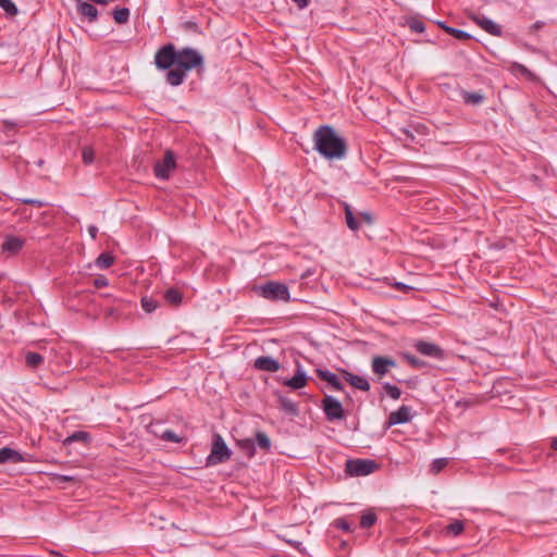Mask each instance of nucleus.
Returning a JSON list of instances; mask_svg holds the SVG:
<instances>
[{"label": "nucleus", "mask_w": 557, "mask_h": 557, "mask_svg": "<svg viewBox=\"0 0 557 557\" xmlns=\"http://www.w3.org/2000/svg\"><path fill=\"white\" fill-rule=\"evenodd\" d=\"M157 69L168 71L165 82L173 87L184 83L187 72L202 71L205 59L201 53L190 47L176 49L173 44L161 46L154 54Z\"/></svg>", "instance_id": "f257e3e1"}, {"label": "nucleus", "mask_w": 557, "mask_h": 557, "mask_svg": "<svg viewBox=\"0 0 557 557\" xmlns=\"http://www.w3.org/2000/svg\"><path fill=\"white\" fill-rule=\"evenodd\" d=\"M314 149L324 158L342 159L346 156L347 144L330 125H322L313 134Z\"/></svg>", "instance_id": "f03ea898"}, {"label": "nucleus", "mask_w": 557, "mask_h": 557, "mask_svg": "<svg viewBox=\"0 0 557 557\" xmlns=\"http://www.w3.org/2000/svg\"><path fill=\"white\" fill-rule=\"evenodd\" d=\"M259 296L271 301H288L290 298L288 287L280 282L269 281L256 287Z\"/></svg>", "instance_id": "7ed1b4c3"}, {"label": "nucleus", "mask_w": 557, "mask_h": 557, "mask_svg": "<svg viewBox=\"0 0 557 557\" xmlns=\"http://www.w3.org/2000/svg\"><path fill=\"white\" fill-rule=\"evenodd\" d=\"M232 456V450L226 445L224 438L214 433L212 437V446L209 456L206 459L207 466H215L227 461Z\"/></svg>", "instance_id": "20e7f679"}, {"label": "nucleus", "mask_w": 557, "mask_h": 557, "mask_svg": "<svg viewBox=\"0 0 557 557\" xmlns=\"http://www.w3.org/2000/svg\"><path fill=\"white\" fill-rule=\"evenodd\" d=\"M176 169L175 153L168 149L161 160L156 161L153 166L154 176L162 181H168Z\"/></svg>", "instance_id": "39448f33"}, {"label": "nucleus", "mask_w": 557, "mask_h": 557, "mask_svg": "<svg viewBox=\"0 0 557 557\" xmlns=\"http://www.w3.org/2000/svg\"><path fill=\"white\" fill-rule=\"evenodd\" d=\"M379 469V465L371 459H348L345 471L350 476H363Z\"/></svg>", "instance_id": "423d86ee"}, {"label": "nucleus", "mask_w": 557, "mask_h": 557, "mask_svg": "<svg viewBox=\"0 0 557 557\" xmlns=\"http://www.w3.org/2000/svg\"><path fill=\"white\" fill-rule=\"evenodd\" d=\"M101 296L108 300H111V306H108L107 308L103 309V312L107 318L117 320L124 315L125 310L133 308V304L131 300H125L121 297L113 296L111 294H102Z\"/></svg>", "instance_id": "0eeeda50"}, {"label": "nucleus", "mask_w": 557, "mask_h": 557, "mask_svg": "<svg viewBox=\"0 0 557 557\" xmlns=\"http://www.w3.org/2000/svg\"><path fill=\"white\" fill-rule=\"evenodd\" d=\"M322 409L327 421L342 420L345 417L341 401L333 396L325 395L322 400Z\"/></svg>", "instance_id": "6e6552de"}, {"label": "nucleus", "mask_w": 557, "mask_h": 557, "mask_svg": "<svg viewBox=\"0 0 557 557\" xmlns=\"http://www.w3.org/2000/svg\"><path fill=\"white\" fill-rule=\"evenodd\" d=\"M413 347L419 354H421L423 356H426V357H430V358H433L436 360H443L445 358L444 349L434 343H430V342H426L423 339H418L413 343Z\"/></svg>", "instance_id": "1a4fd4ad"}, {"label": "nucleus", "mask_w": 557, "mask_h": 557, "mask_svg": "<svg viewBox=\"0 0 557 557\" xmlns=\"http://www.w3.org/2000/svg\"><path fill=\"white\" fill-rule=\"evenodd\" d=\"M412 418V409L410 406L403 405L397 410L392 411L388 416L387 422L385 423V429L409 422Z\"/></svg>", "instance_id": "9d476101"}, {"label": "nucleus", "mask_w": 557, "mask_h": 557, "mask_svg": "<svg viewBox=\"0 0 557 557\" xmlns=\"http://www.w3.org/2000/svg\"><path fill=\"white\" fill-rule=\"evenodd\" d=\"M471 20L484 32L492 36L500 37L503 35L502 26L484 15L474 14L471 16Z\"/></svg>", "instance_id": "9b49d317"}, {"label": "nucleus", "mask_w": 557, "mask_h": 557, "mask_svg": "<svg viewBox=\"0 0 557 557\" xmlns=\"http://www.w3.org/2000/svg\"><path fill=\"white\" fill-rule=\"evenodd\" d=\"M161 424L159 422L150 423L148 425V432L153 434L157 437H160L162 441L171 442V443H182L183 437L177 435L172 430H160Z\"/></svg>", "instance_id": "f8f14e48"}, {"label": "nucleus", "mask_w": 557, "mask_h": 557, "mask_svg": "<svg viewBox=\"0 0 557 557\" xmlns=\"http://www.w3.org/2000/svg\"><path fill=\"white\" fill-rule=\"evenodd\" d=\"M253 368L263 372H276L281 368V363L271 356H260L255 359Z\"/></svg>", "instance_id": "ddd939ff"}, {"label": "nucleus", "mask_w": 557, "mask_h": 557, "mask_svg": "<svg viewBox=\"0 0 557 557\" xmlns=\"http://www.w3.org/2000/svg\"><path fill=\"white\" fill-rule=\"evenodd\" d=\"M277 397L278 408L283 412L287 413L290 417L299 416V407L298 404L293 401L290 398L284 396L280 392H275Z\"/></svg>", "instance_id": "4468645a"}, {"label": "nucleus", "mask_w": 557, "mask_h": 557, "mask_svg": "<svg viewBox=\"0 0 557 557\" xmlns=\"http://www.w3.org/2000/svg\"><path fill=\"white\" fill-rule=\"evenodd\" d=\"M77 13L86 18L89 23L96 22L98 17L97 8L88 2H84L82 0H77L76 2Z\"/></svg>", "instance_id": "2eb2a0df"}, {"label": "nucleus", "mask_w": 557, "mask_h": 557, "mask_svg": "<svg viewBox=\"0 0 557 557\" xmlns=\"http://www.w3.org/2000/svg\"><path fill=\"white\" fill-rule=\"evenodd\" d=\"M308 376L300 366H298L293 377L283 381V384L292 389H300L307 385Z\"/></svg>", "instance_id": "dca6fc26"}, {"label": "nucleus", "mask_w": 557, "mask_h": 557, "mask_svg": "<svg viewBox=\"0 0 557 557\" xmlns=\"http://www.w3.org/2000/svg\"><path fill=\"white\" fill-rule=\"evenodd\" d=\"M25 240L17 236H7L2 244V251L16 255L24 247Z\"/></svg>", "instance_id": "f3484780"}, {"label": "nucleus", "mask_w": 557, "mask_h": 557, "mask_svg": "<svg viewBox=\"0 0 557 557\" xmlns=\"http://www.w3.org/2000/svg\"><path fill=\"white\" fill-rule=\"evenodd\" d=\"M25 461L23 455L10 447H3L0 449V463H20Z\"/></svg>", "instance_id": "a211bd4d"}, {"label": "nucleus", "mask_w": 557, "mask_h": 557, "mask_svg": "<svg viewBox=\"0 0 557 557\" xmlns=\"http://www.w3.org/2000/svg\"><path fill=\"white\" fill-rule=\"evenodd\" d=\"M315 373L321 380L327 382L334 389L343 391L344 386L335 373L323 369H317Z\"/></svg>", "instance_id": "6ab92c4d"}, {"label": "nucleus", "mask_w": 557, "mask_h": 557, "mask_svg": "<svg viewBox=\"0 0 557 557\" xmlns=\"http://www.w3.org/2000/svg\"><path fill=\"white\" fill-rule=\"evenodd\" d=\"M343 376L345 381H347L355 388H358L360 391H368L370 388L368 380L363 376L352 374L348 371H344Z\"/></svg>", "instance_id": "aec40b11"}, {"label": "nucleus", "mask_w": 557, "mask_h": 557, "mask_svg": "<svg viewBox=\"0 0 557 557\" xmlns=\"http://www.w3.org/2000/svg\"><path fill=\"white\" fill-rule=\"evenodd\" d=\"M460 96L462 101L469 106H479L483 103L485 99L484 95L480 91L461 90Z\"/></svg>", "instance_id": "412c9836"}, {"label": "nucleus", "mask_w": 557, "mask_h": 557, "mask_svg": "<svg viewBox=\"0 0 557 557\" xmlns=\"http://www.w3.org/2000/svg\"><path fill=\"white\" fill-rule=\"evenodd\" d=\"M391 135L397 140L403 141L404 146L407 147L409 144L414 143V135L407 127L398 128L397 132H391Z\"/></svg>", "instance_id": "4be33fe9"}, {"label": "nucleus", "mask_w": 557, "mask_h": 557, "mask_svg": "<svg viewBox=\"0 0 557 557\" xmlns=\"http://www.w3.org/2000/svg\"><path fill=\"white\" fill-rule=\"evenodd\" d=\"M163 297L169 305H172L175 307H178L183 301L182 293L177 288H174V287L166 289Z\"/></svg>", "instance_id": "5701e85b"}, {"label": "nucleus", "mask_w": 557, "mask_h": 557, "mask_svg": "<svg viewBox=\"0 0 557 557\" xmlns=\"http://www.w3.org/2000/svg\"><path fill=\"white\" fill-rule=\"evenodd\" d=\"M44 356L38 352L27 351L25 355V363L30 369H37L44 363Z\"/></svg>", "instance_id": "b1692460"}, {"label": "nucleus", "mask_w": 557, "mask_h": 557, "mask_svg": "<svg viewBox=\"0 0 557 557\" xmlns=\"http://www.w3.org/2000/svg\"><path fill=\"white\" fill-rule=\"evenodd\" d=\"M129 15H131V12H129V9H127V8H119V9L113 10V12H112L113 20L117 24L127 23L129 20Z\"/></svg>", "instance_id": "393cba45"}, {"label": "nucleus", "mask_w": 557, "mask_h": 557, "mask_svg": "<svg viewBox=\"0 0 557 557\" xmlns=\"http://www.w3.org/2000/svg\"><path fill=\"white\" fill-rule=\"evenodd\" d=\"M0 8L8 17H14L18 14V9L12 0H0Z\"/></svg>", "instance_id": "a878e982"}, {"label": "nucleus", "mask_w": 557, "mask_h": 557, "mask_svg": "<svg viewBox=\"0 0 557 557\" xmlns=\"http://www.w3.org/2000/svg\"><path fill=\"white\" fill-rule=\"evenodd\" d=\"M114 262V257L110 252H102L97 259H96V265L99 269H108L110 268Z\"/></svg>", "instance_id": "bb28decb"}, {"label": "nucleus", "mask_w": 557, "mask_h": 557, "mask_svg": "<svg viewBox=\"0 0 557 557\" xmlns=\"http://www.w3.org/2000/svg\"><path fill=\"white\" fill-rule=\"evenodd\" d=\"M385 285H389L392 287H394L395 289L404 293V294H408L409 292L411 290H414L416 288L411 285H408V284H405V283H401V282H397L395 280H392L387 276H385Z\"/></svg>", "instance_id": "cd10ccee"}, {"label": "nucleus", "mask_w": 557, "mask_h": 557, "mask_svg": "<svg viewBox=\"0 0 557 557\" xmlns=\"http://www.w3.org/2000/svg\"><path fill=\"white\" fill-rule=\"evenodd\" d=\"M377 521V516L375 512L368 510L360 518V527L363 529H368L372 527Z\"/></svg>", "instance_id": "c85d7f7f"}, {"label": "nucleus", "mask_w": 557, "mask_h": 557, "mask_svg": "<svg viewBox=\"0 0 557 557\" xmlns=\"http://www.w3.org/2000/svg\"><path fill=\"white\" fill-rule=\"evenodd\" d=\"M406 25L412 33H423L425 30L424 23L417 17H409L406 21Z\"/></svg>", "instance_id": "c756f323"}, {"label": "nucleus", "mask_w": 557, "mask_h": 557, "mask_svg": "<svg viewBox=\"0 0 557 557\" xmlns=\"http://www.w3.org/2000/svg\"><path fill=\"white\" fill-rule=\"evenodd\" d=\"M463 529H465V523L461 520H454L445 528L446 533L454 535V536L461 534Z\"/></svg>", "instance_id": "7c9ffc66"}, {"label": "nucleus", "mask_w": 557, "mask_h": 557, "mask_svg": "<svg viewBox=\"0 0 557 557\" xmlns=\"http://www.w3.org/2000/svg\"><path fill=\"white\" fill-rule=\"evenodd\" d=\"M256 443L262 450L268 451L271 448V441L264 432L256 433Z\"/></svg>", "instance_id": "2f4dec72"}, {"label": "nucleus", "mask_w": 557, "mask_h": 557, "mask_svg": "<svg viewBox=\"0 0 557 557\" xmlns=\"http://www.w3.org/2000/svg\"><path fill=\"white\" fill-rule=\"evenodd\" d=\"M141 307L147 313L153 312L158 307L159 302L152 297L145 296L141 298Z\"/></svg>", "instance_id": "473e14b6"}, {"label": "nucleus", "mask_w": 557, "mask_h": 557, "mask_svg": "<svg viewBox=\"0 0 557 557\" xmlns=\"http://www.w3.org/2000/svg\"><path fill=\"white\" fill-rule=\"evenodd\" d=\"M447 34L453 36L454 38L458 39V40H461V41H466V40H470L472 39V36L462 30V29H458V28H455V27H451L447 29Z\"/></svg>", "instance_id": "72a5a7b5"}, {"label": "nucleus", "mask_w": 557, "mask_h": 557, "mask_svg": "<svg viewBox=\"0 0 557 557\" xmlns=\"http://www.w3.org/2000/svg\"><path fill=\"white\" fill-rule=\"evenodd\" d=\"M82 159L84 164L90 165L95 161V150L91 146H85L82 149Z\"/></svg>", "instance_id": "f704fd0d"}, {"label": "nucleus", "mask_w": 557, "mask_h": 557, "mask_svg": "<svg viewBox=\"0 0 557 557\" xmlns=\"http://www.w3.org/2000/svg\"><path fill=\"white\" fill-rule=\"evenodd\" d=\"M406 360L407 362L414 369H422L424 367H426V362L417 358L416 356L413 355H410L408 352H404L401 355Z\"/></svg>", "instance_id": "c9c22d12"}, {"label": "nucleus", "mask_w": 557, "mask_h": 557, "mask_svg": "<svg viewBox=\"0 0 557 557\" xmlns=\"http://www.w3.org/2000/svg\"><path fill=\"white\" fill-rule=\"evenodd\" d=\"M345 219H346L347 226L350 230H352V231L358 230L359 223L348 206H346V208H345Z\"/></svg>", "instance_id": "e433bc0d"}, {"label": "nucleus", "mask_w": 557, "mask_h": 557, "mask_svg": "<svg viewBox=\"0 0 557 557\" xmlns=\"http://www.w3.org/2000/svg\"><path fill=\"white\" fill-rule=\"evenodd\" d=\"M88 440H89V434L87 432L77 431V432H74L72 435H70L65 440V443L71 444L73 442H86Z\"/></svg>", "instance_id": "4c0bfd02"}, {"label": "nucleus", "mask_w": 557, "mask_h": 557, "mask_svg": "<svg viewBox=\"0 0 557 557\" xmlns=\"http://www.w3.org/2000/svg\"><path fill=\"white\" fill-rule=\"evenodd\" d=\"M448 461L446 458H438V459H435L433 460V462L431 463V467H430V471L433 473V474H437L440 473L446 466H447Z\"/></svg>", "instance_id": "58836bf2"}, {"label": "nucleus", "mask_w": 557, "mask_h": 557, "mask_svg": "<svg viewBox=\"0 0 557 557\" xmlns=\"http://www.w3.org/2000/svg\"><path fill=\"white\" fill-rule=\"evenodd\" d=\"M385 395L393 399H399L401 396V389L396 385H392L389 383H385Z\"/></svg>", "instance_id": "ea45409f"}, {"label": "nucleus", "mask_w": 557, "mask_h": 557, "mask_svg": "<svg viewBox=\"0 0 557 557\" xmlns=\"http://www.w3.org/2000/svg\"><path fill=\"white\" fill-rule=\"evenodd\" d=\"M373 371L379 374V375H383V369H384V366H383V356H376L374 359H373Z\"/></svg>", "instance_id": "a19ab883"}, {"label": "nucleus", "mask_w": 557, "mask_h": 557, "mask_svg": "<svg viewBox=\"0 0 557 557\" xmlns=\"http://www.w3.org/2000/svg\"><path fill=\"white\" fill-rule=\"evenodd\" d=\"M240 447L248 451L249 457H252L255 454V443L252 440H244L240 442Z\"/></svg>", "instance_id": "79ce46f5"}, {"label": "nucleus", "mask_w": 557, "mask_h": 557, "mask_svg": "<svg viewBox=\"0 0 557 557\" xmlns=\"http://www.w3.org/2000/svg\"><path fill=\"white\" fill-rule=\"evenodd\" d=\"M334 525L343 531L348 532L351 530V525H350L349 521L345 518L336 519L334 522Z\"/></svg>", "instance_id": "37998d69"}, {"label": "nucleus", "mask_w": 557, "mask_h": 557, "mask_svg": "<svg viewBox=\"0 0 557 557\" xmlns=\"http://www.w3.org/2000/svg\"><path fill=\"white\" fill-rule=\"evenodd\" d=\"M21 202L25 203V205L34 206L36 208H42V207L47 206V203L45 201L39 200V199L23 198V199H21Z\"/></svg>", "instance_id": "c03bdc74"}, {"label": "nucleus", "mask_w": 557, "mask_h": 557, "mask_svg": "<svg viewBox=\"0 0 557 557\" xmlns=\"http://www.w3.org/2000/svg\"><path fill=\"white\" fill-rule=\"evenodd\" d=\"M108 284H109V281H108V278H107L106 276H103V275H99V276H97V277L94 280V286H95L96 288H102V287H106V286H108Z\"/></svg>", "instance_id": "a18cd8bd"}, {"label": "nucleus", "mask_w": 557, "mask_h": 557, "mask_svg": "<svg viewBox=\"0 0 557 557\" xmlns=\"http://www.w3.org/2000/svg\"><path fill=\"white\" fill-rule=\"evenodd\" d=\"M54 480L58 483H65V482H77V479L72 475H65V474H55Z\"/></svg>", "instance_id": "49530a36"}, {"label": "nucleus", "mask_w": 557, "mask_h": 557, "mask_svg": "<svg viewBox=\"0 0 557 557\" xmlns=\"http://www.w3.org/2000/svg\"><path fill=\"white\" fill-rule=\"evenodd\" d=\"M286 543L296 548L299 553H304L306 549L302 546V543L294 540H286Z\"/></svg>", "instance_id": "de8ad7c7"}, {"label": "nucleus", "mask_w": 557, "mask_h": 557, "mask_svg": "<svg viewBox=\"0 0 557 557\" xmlns=\"http://www.w3.org/2000/svg\"><path fill=\"white\" fill-rule=\"evenodd\" d=\"M299 9H305L309 4V0H293Z\"/></svg>", "instance_id": "09e8293b"}, {"label": "nucleus", "mask_w": 557, "mask_h": 557, "mask_svg": "<svg viewBox=\"0 0 557 557\" xmlns=\"http://www.w3.org/2000/svg\"><path fill=\"white\" fill-rule=\"evenodd\" d=\"M364 115L368 116L372 121H377L379 114L375 112H372L371 110L364 111Z\"/></svg>", "instance_id": "8fccbe9b"}, {"label": "nucleus", "mask_w": 557, "mask_h": 557, "mask_svg": "<svg viewBox=\"0 0 557 557\" xmlns=\"http://www.w3.org/2000/svg\"><path fill=\"white\" fill-rule=\"evenodd\" d=\"M513 66L521 73V74H529L530 71L522 64L515 63Z\"/></svg>", "instance_id": "3c124183"}, {"label": "nucleus", "mask_w": 557, "mask_h": 557, "mask_svg": "<svg viewBox=\"0 0 557 557\" xmlns=\"http://www.w3.org/2000/svg\"><path fill=\"white\" fill-rule=\"evenodd\" d=\"M435 24L443 29L445 33H447V29L450 28L445 22L443 21H436Z\"/></svg>", "instance_id": "603ef678"}, {"label": "nucleus", "mask_w": 557, "mask_h": 557, "mask_svg": "<svg viewBox=\"0 0 557 557\" xmlns=\"http://www.w3.org/2000/svg\"><path fill=\"white\" fill-rule=\"evenodd\" d=\"M88 232H89V234H90V236H91L92 238H96L97 233H98V228H97L95 225H90V226L88 227Z\"/></svg>", "instance_id": "864d4df0"}, {"label": "nucleus", "mask_w": 557, "mask_h": 557, "mask_svg": "<svg viewBox=\"0 0 557 557\" xmlns=\"http://www.w3.org/2000/svg\"><path fill=\"white\" fill-rule=\"evenodd\" d=\"M394 366H395V361L391 358L385 357V372L387 371L388 368L394 367Z\"/></svg>", "instance_id": "5fc2aeb1"}, {"label": "nucleus", "mask_w": 557, "mask_h": 557, "mask_svg": "<svg viewBox=\"0 0 557 557\" xmlns=\"http://www.w3.org/2000/svg\"><path fill=\"white\" fill-rule=\"evenodd\" d=\"M544 24H545L544 22H542V21H537V22H535V23L531 26V28H532L533 30H537V29H541V28L544 26Z\"/></svg>", "instance_id": "6e6d98bb"}, {"label": "nucleus", "mask_w": 557, "mask_h": 557, "mask_svg": "<svg viewBox=\"0 0 557 557\" xmlns=\"http://www.w3.org/2000/svg\"><path fill=\"white\" fill-rule=\"evenodd\" d=\"M3 124L5 125L7 128H13L15 126L14 122H10L8 120H4Z\"/></svg>", "instance_id": "4d7b16f0"}, {"label": "nucleus", "mask_w": 557, "mask_h": 557, "mask_svg": "<svg viewBox=\"0 0 557 557\" xmlns=\"http://www.w3.org/2000/svg\"><path fill=\"white\" fill-rule=\"evenodd\" d=\"M550 447L554 450H557V436L552 438Z\"/></svg>", "instance_id": "13d9d810"}, {"label": "nucleus", "mask_w": 557, "mask_h": 557, "mask_svg": "<svg viewBox=\"0 0 557 557\" xmlns=\"http://www.w3.org/2000/svg\"><path fill=\"white\" fill-rule=\"evenodd\" d=\"M362 218H363L368 223H371V222H372L371 215H370L369 213H362Z\"/></svg>", "instance_id": "bf43d9fd"}, {"label": "nucleus", "mask_w": 557, "mask_h": 557, "mask_svg": "<svg viewBox=\"0 0 557 557\" xmlns=\"http://www.w3.org/2000/svg\"><path fill=\"white\" fill-rule=\"evenodd\" d=\"M384 297H385V298H395V296H394V295H391V294H387V293H385V294H384Z\"/></svg>", "instance_id": "052dcab7"}, {"label": "nucleus", "mask_w": 557, "mask_h": 557, "mask_svg": "<svg viewBox=\"0 0 557 557\" xmlns=\"http://www.w3.org/2000/svg\"><path fill=\"white\" fill-rule=\"evenodd\" d=\"M44 161L42 160H39L38 161V165H42Z\"/></svg>", "instance_id": "680f3d73"}]
</instances>
